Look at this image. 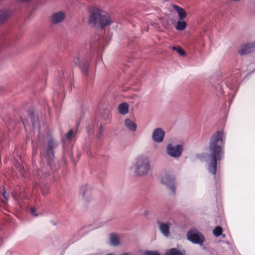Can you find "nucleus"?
Returning a JSON list of instances; mask_svg holds the SVG:
<instances>
[{
    "label": "nucleus",
    "mask_w": 255,
    "mask_h": 255,
    "mask_svg": "<svg viewBox=\"0 0 255 255\" xmlns=\"http://www.w3.org/2000/svg\"><path fill=\"white\" fill-rule=\"evenodd\" d=\"M224 133L222 131H217L211 138L209 143V150L211 155L205 157L209 172L215 175L217 171V161L220 160L224 156Z\"/></svg>",
    "instance_id": "f257e3e1"
},
{
    "label": "nucleus",
    "mask_w": 255,
    "mask_h": 255,
    "mask_svg": "<svg viewBox=\"0 0 255 255\" xmlns=\"http://www.w3.org/2000/svg\"><path fill=\"white\" fill-rule=\"evenodd\" d=\"M130 172L136 175L145 176L151 170L149 159L145 156H140L129 167Z\"/></svg>",
    "instance_id": "f03ea898"
},
{
    "label": "nucleus",
    "mask_w": 255,
    "mask_h": 255,
    "mask_svg": "<svg viewBox=\"0 0 255 255\" xmlns=\"http://www.w3.org/2000/svg\"><path fill=\"white\" fill-rule=\"evenodd\" d=\"M89 21L92 24L102 28L109 26L113 22V19L107 12L100 9L94 10L89 19Z\"/></svg>",
    "instance_id": "7ed1b4c3"
},
{
    "label": "nucleus",
    "mask_w": 255,
    "mask_h": 255,
    "mask_svg": "<svg viewBox=\"0 0 255 255\" xmlns=\"http://www.w3.org/2000/svg\"><path fill=\"white\" fill-rule=\"evenodd\" d=\"M183 150L182 144H175L169 143L166 146V153L170 157L174 158H178L181 155Z\"/></svg>",
    "instance_id": "20e7f679"
},
{
    "label": "nucleus",
    "mask_w": 255,
    "mask_h": 255,
    "mask_svg": "<svg viewBox=\"0 0 255 255\" xmlns=\"http://www.w3.org/2000/svg\"><path fill=\"white\" fill-rule=\"evenodd\" d=\"M187 239L193 244L203 245L204 242V237L203 235L196 230H190L187 234Z\"/></svg>",
    "instance_id": "39448f33"
},
{
    "label": "nucleus",
    "mask_w": 255,
    "mask_h": 255,
    "mask_svg": "<svg viewBox=\"0 0 255 255\" xmlns=\"http://www.w3.org/2000/svg\"><path fill=\"white\" fill-rule=\"evenodd\" d=\"M165 136V131L161 128H154L151 133V137L152 141L156 143L163 142Z\"/></svg>",
    "instance_id": "423d86ee"
},
{
    "label": "nucleus",
    "mask_w": 255,
    "mask_h": 255,
    "mask_svg": "<svg viewBox=\"0 0 255 255\" xmlns=\"http://www.w3.org/2000/svg\"><path fill=\"white\" fill-rule=\"evenodd\" d=\"M175 181V178L173 176L167 175L162 178L161 182L169 188L171 192H174L176 189Z\"/></svg>",
    "instance_id": "0eeeda50"
},
{
    "label": "nucleus",
    "mask_w": 255,
    "mask_h": 255,
    "mask_svg": "<svg viewBox=\"0 0 255 255\" xmlns=\"http://www.w3.org/2000/svg\"><path fill=\"white\" fill-rule=\"evenodd\" d=\"M124 125L129 131L134 132L137 129V125L134 120L126 118L124 121Z\"/></svg>",
    "instance_id": "6e6552de"
},
{
    "label": "nucleus",
    "mask_w": 255,
    "mask_h": 255,
    "mask_svg": "<svg viewBox=\"0 0 255 255\" xmlns=\"http://www.w3.org/2000/svg\"><path fill=\"white\" fill-rule=\"evenodd\" d=\"M65 17V12L63 11H60L53 14L51 16V20L53 23H59L62 21Z\"/></svg>",
    "instance_id": "1a4fd4ad"
},
{
    "label": "nucleus",
    "mask_w": 255,
    "mask_h": 255,
    "mask_svg": "<svg viewBox=\"0 0 255 255\" xmlns=\"http://www.w3.org/2000/svg\"><path fill=\"white\" fill-rule=\"evenodd\" d=\"M172 225V223L169 222L162 223L159 225V229L162 234L165 237H168L170 235L169 229Z\"/></svg>",
    "instance_id": "9d476101"
},
{
    "label": "nucleus",
    "mask_w": 255,
    "mask_h": 255,
    "mask_svg": "<svg viewBox=\"0 0 255 255\" xmlns=\"http://www.w3.org/2000/svg\"><path fill=\"white\" fill-rule=\"evenodd\" d=\"M173 8L178 14L179 19L183 20L186 17L187 13L183 8L175 5H173Z\"/></svg>",
    "instance_id": "9b49d317"
},
{
    "label": "nucleus",
    "mask_w": 255,
    "mask_h": 255,
    "mask_svg": "<svg viewBox=\"0 0 255 255\" xmlns=\"http://www.w3.org/2000/svg\"><path fill=\"white\" fill-rule=\"evenodd\" d=\"M110 244L113 246H117L120 244V237L115 234H111L109 237Z\"/></svg>",
    "instance_id": "f8f14e48"
},
{
    "label": "nucleus",
    "mask_w": 255,
    "mask_h": 255,
    "mask_svg": "<svg viewBox=\"0 0 255 255\" xmlns=\"http://www.w3.org/2000/svg\"><path fill=\"white\" fill-rule=\"evenodd\" d=\"M118 111L120 114L125 115L128 113L129 105L126 103H122L118 107Z\"/></svg>",
    "instance_id": "ddd939ff"
},
{
    "label": "nucleus",
    "mask_w": 255,
    "mask_h": 255,
    "mask_svg": "<svg viewBox=\"0 0 255 255\" xmlns=\"http://www.w3.org/2000/svg\"><path fill=\"white\" fill-rule=\"evenodd\" d=\"M187 26V23L185 21L179 19L176 22L175 29L177 30L182 31L186 28Z\"/></svg>",
    "instance_id": "4468645a"
},
{
    "label": "nucleus",
    "mask_w": 255,
    "mask_h": 255,
    "mask_svg": "<svg viewBox=\"0 0 255 255\" xmlns=\"http://www.w3.org/2000/svg\"><path fill=\"white\" fill-rule=\"evenodd\" d=\"M10 15V13L9 11L1 10L0 11V23L4 21Z\"/></svg>",
    "instance_id": "2eb2a0df"
},
{
    "label": "nucleus",
    "mask_w": 255,
    "mask_h": 255,
    "mask_svg": "<svg viewBox=\"0 0 255 255\" xmlns=\"http://www.w3.org/2000/svg\"><path fill=\"white\" fill-rule=\"evenodd\" d=\"M183 254L181 251L176 248H171L166 251L164 255H183Z\"/></svg>",
    "instance_id": "dca6fc26"
},
{
    "label": "nucleus",
    "mask_w": 255,
    "mask_h": 255,
    "mask_svg": "<svg viewBox=\"0 0 255 255\" xmlns=\"http://www.w3.org/2000/svg\"><path fill=\"white\" fill-rule=\"evenodd\" d=\"M250 48V45L248 44L243 45H242L239 49H238V53L240 55H244L247 54L249 52V49Z\"/></svg>",
    "instance_id": "f3484780"
},
{
    "label": "nucleus",
    "mask_w": 255,
    "mask_h": 255,
    "mask_svg": "<svg viewBox=\"0 0 255 255\" xmlns=\"http://www.w3.org/2000/svg\"><path fill=\"white\" fill-rule=\"evenodd\" d=\"M51 144L52 145H49V147L48 148V151H47L48 153H47V158H49V159H52L53 157V152L51 150V148H52V145L53 147H56L57 145V143L55 141H52Z\"/></svg>",
    "instance_id": "a211bd4d"
},
{
    "label": "nucleus",
    "mask_w": 255,
    "mask_h": 255,
    "mask_svg": "<svg viewBox=\"0 0 255 255\" xmlns=\"http://www.w3.org/2000/svg\"><path fill=\"white\" fill-rule=\"evenodd\" d=\"M223 230L221 227H217L213 231V234L216 237L220 236L222 233Z\"/></svg>",
    "instance_id": "6ab92c4d"
},
{
    "label": "nucleus",
    "mask_w": 255,
    "mask_h": 255,
    "mask_svg": "<svg viewBox=\"0 0 255 255\" xmlns=\"http://www.w3.org/2000/svg\"><path fill=\"white\" fill-rule=\"evenodd\" d=\"M74 131H73V130L71 129L66 133V138L68 140H70L74 136Z\"/></svg>",
    "instance_id": "aec40b11"
},
{
    "label": "nucleus",
    "mask_w": 255,
    "mask_h": 255,
    "mask_svg": "<svg viewBox=\"0 0 255 255\" xmlns=\"http://www.w3.org/2000/svg\"><path fill=\"white\" fill-rule=\"evenodd\" d=\"M144 255H160L157 251H147L144 253Z\"/></svg>",
    "instance_id": "412c9836"
},
{
    "label": "nucleus",
    "mask_w": 255,
    "mask_h": 255,
    "mask_svg": "<svg viewBox=\"0 0 255 255\" xmlns=\"http://www.w3.org/2000/svg\"><path fill=\"white\" fill-rule=\"evenodd\" d=\"M177 52L178 53V54L180 55H181L182 56H184L186 55V53H185V51L180 47H178L177 48Z\"/></svg>",
    "instance_id": "4be33fe9"
},
{
    "label": "nucleus",
    "mask_w": 255,
    "mask_h": 255,
    "mask_svg": "<svg viewBox=\"0 0 255 255\" xmlns=\"http://www.w3.org/2000/svg\"><path fill=\"white\" fill-rule=\"evenodd\" d=\"M34 212H35V209H31V213L32 215H33L34 216H36L37 215L34 214Z\"/></svg>",
    "instance_id": "5701e85b"
},
{
    "label": "nucleus",
    "mask_w": 255,
    "mask_h": 255,
    "mask_svg": "<svg viewBox=\"0 0 255 255\" xmlns=\"http://www.w3.org/2000/svg\"><path fill=\"white\" fill-rule=\"evenodd\" d=\"M85 188H82L81 190V192L83 194V196H85Z\"/></svg>",
    "instance_id": "b1692460"
},
{
    "label": "nucleus",
    "mask_w": 255,
    "mask_h": 255,
    "mask_svg": "<svg viewBox=\"0 0 255 255\" xmlns=\"http://www.w3.org/2000/svg\"><path fill=\"white\" fill-rule=\"evenodd\" d=\"M2 195H3V197L4 199H5V200L6 201L7 200V198H6V197L5 196V192H3L2 193Z\"/></svg>",
    "instance_id": "393cba45"
},
{
    "label": "nucleus",
    "mask_w": 255,
    "mask_h": 255,
    "mask_svg": "<svg viewBox=\"0 0 255 255\" xmlns=\"http://www.w3.org/2000/svg\"><path fill=\"white\" fill-rule=\"evenodd\" d=\"M178 47H173L172 48V49L174 50H176L177 51V49Z\"/></svg>",
    "instance_id": "a878e982"
},
{
    "label": "nucleus",
    "mask_w": 255,
    "mask_h": 255,
    "mask_svg": "<svg viewBox=\"0 0 255 255\" xmlns=\"http://www.w3.org/2000/svg\"><path fill=\"white\" fill-rule=\"evenodd\" d=\"M122 255H129L128 253H125V254H122Z\"/></svg>",
    "instance_id": "bb28decb"
},
{
    "label": "nucleus",
    "mask_w": 255,
    "mask_h": 255,
    "mask_svg": "<svg viewBox=\"0 0 255 255\" xmlns=\"http://www.w3.org/2000/svg\"><path fill=\"white\" fill-rule=\"evenodd\" d=\"M106 255H114L113 254H107Z\"/></svg>",
    "instance_id": "cd10ccee"
}]
</instances>
